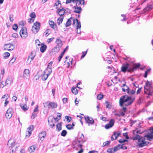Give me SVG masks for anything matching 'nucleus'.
<instances>
[{
  "mask_svg": "<svg viewBox=\"0 0 153 153\" xmlns=\"http://www.w3.org/2000/svg\"><path fill=\"white\" fill-rule=\"evenodd\" d=\"M114 121L113 119H111L110 120L109 123L106 124L105 126V128L106 129H108L112 127L114 125Z\"/></svg>",
  "mask_w": 153,
  "mask_h": 153,
  "instance_id": "18",
  "label": "nucleus"
},
{
  "mask_svg": "<svg viewBox=\"0 0 153 153\" xmlns=\"http://www.w3.org/2000/svg\"><path fill=\"white\" fill-rule=\"evenodd\" d=\"M87 51V50L85 52H82V54L81 57V59H82L83 58H84L85 57V56L86 54Z\"/></svg>",
  "mask_w": 153,
  "mask_h": 153,
  "instance_id": "56",
  "label": "nucleus"
},
{
  "mask_svg": "<svg viewBox=\"0 0 153 153\" xmlns=\"http://www.w3.org/2000/svg\"><path fill=\"white\" fill-rule=\"evenodd\" d=\"M76 3V6L74 7V12L77 13H80L82 10L81 7H78L77 6L80 4L83 5L84 4V0H66V4L70 3L71 2Z\"/></svg>",
  "mask_w": 153,
  "mask_h": 153,
  "instance_id": "3",
  "label": "nucleus"
},
{
  "mask_svg": "<svg viewBox=\"0 0 153 153\" xmlns=\"http://www.w3.org/2000/svg\"><path fill=\"white\" fill-rule=\"evenodd\" d=\"M13 80V78L11 76L8 77L6 79L5 82H2L1 83L0 87L1 88H3L4 86L8 85H10Z\"/></svg>",
  "mask_w": 153,
  "mask_h": 153,
  "instance_id": "8",
  "label": "nucleus"
},
{
  "mask_svg": "<svg viewBox=\"0 0 153 153\" xmlns=\"http://www.w3.org/2000/svg\"><path fill=\"white\" fill-rule=\"evenodd\" d=\"M129 89V88L125 84H124L123 85L122 87V90L123 92H126L127 93H128Z\"/></svg>",
  "mask_w": 153,
  "mask_h": 153,
  "instance_id": "22",
  "label": "nucleus"
},
{
  "mask_svg": "<svg viewBox=\"0 0 153 153\" xmlns=\"http://www.w3.org/2000/svg\"><path fill=\"white\" fill-rule=\"evenodd\" d=\"M68 99L67 98H64L62 100L63 102L64 103H66L67 102Z\"/></svg>",
  "mask_w": 153,
  "mask_h": 153,
  "instance_id": "63",
  "label": "nucleus"
},
{
  "mask_svg": "<svg viewBox=\"0 0 153 153\" xmlns=\"http://www.w3.org/2000/svg\"><path fill=\"white\" fill-rule=\"evenodd\" d=\"M37 114L36 113H33L31 117V118L32 119H33L35 118L36 117V116Z\"/></svg>",
  "mask_w": 153,
  "mask_h": 153,
  "instance_id": "57",
  "label": "nucleus"
},
{
  "mask_svg": "<svg viewBox=\"0 0 153 153\" xmlns=\"http://www.w3.org/2000/svg\"><path fill=\"white\" fill-rule=\"evenodd\" d=\"M45 108H48V109L56 108L57 106V103L47 101L43 103Z\"/></svg>",
  "mask_w": 153,
  "mask_h": 153,
  "instance_id": "5",
  "label": "nucleus"
},
{
  "mask_svg": "<svg viewBox=\"0 0 153 153\" xmlns=\"http://www.w3.org/2000/svg\"><path fill=\"white\" fill-rule=\"evenodd\" d=\"M111 142L110 141H107L106 142L104 143H103V146H106L108 145Z\"/></svg>",
  "mask_w": 153,
  "mask_h": 153,
  "instance_id": "45",
  "label": "nucleus"
},
{
  "mask_svg": "<svg viewBox=\"0 0 153 153\" xmlns=\"http://www.w3.org/2000/svg\"><path fill=\"white\" fill-rule=\"evenodd\" d=\"M25 24V22L24 21H20L19 23V25L24 26Z\"/></svg>",
  "mask_w": 153,
  "mask_h": 153,
  "instance_id": "42",
  "label": "nucleus"
},
{
  "mask_svg": "<svg viewBox=\"0 0 153 153\" xmlns=\"http://www.w3.org/2000/svg\"><path fill=\"white\" fill-rule=\"evenodd\" d=\"M65 119L67 120L66 121L68 122H69L71 120V117L67 116L65 117Z\"/></svg>",
  "mask_w": 153,
  "mask_h": 153,
  "instance_id": "47",
  "label": "nucleus"
},
{
  "mask_svg": "<svg viewBox=\"0 0 153 153\" xmlns=\"http://www.w3.org/2000/svg\"><path fill=\"white\" fill-rule=\"evenodd\" d=\"M120 135V133H118L117 132H115L114 134L112 135L111 137V140L113 141L114 140L117 139L118 137Z\"/></svg>",
  "mask_w": 153,
  "mask_h": 153,
  "instance_id": "20",
  "label": "nucleus"
},
{
  "mask_svg": "<svg viewBox=\"0 0 153 153\" xmlns=\"http://www.w3.org/2000/svg\"><path fill=\"white\" fill-rule=\"evenodd\" d=\"M46 134V132L45 131H42L39 134V138L42 141L44 139Z\"/></svg>",
  "mask_w": 153,
  "mask_h": 153,
  "instance_id": "19",
  "label": "nucleus"
},
{
  "mask_svg": "<svg viewBox=\"0 0 153 153\" xmlns=\"http://www.w3.org/2000/svg\"><path fill=\"white\" fill-rule=\"evenodd\" d=\"M143 132V131H141L140 129L137 128L133 131L134 135L132 137V138L134 140L138 139L137 144L139 147H141L147 145L149 143L148 142L145 141V137H141L140 136L138 135V134H142Z\"/></svg>",
  "mask_w": 153,
  "mask_h": 153,
  "instance_id": "1",
  "label": "nucleus"
},
{
  "mask_svg": "<svg viewBox=\"0 0 153 153\" xmlns=\"http://www.w3.org/2000/svg\"><path fill=\"white\" fill-rule=\"evenodd\" d=\"M9 97V95L7 94H6L2 96V97L1 98V100L2 101H4V100H5L7 99H8V98Z\"/></svg>",
  "mask_w": 153,
  "mask_h": 153,
  "instance_id": "35",
  "label": "nucleus"
},
{
  "mask_svg": "<svg viewBox=\"0 0 153 153\" xmlns=\"http://www.w3.org/2000/svg\"><path fill=\"white\" fill-rule=\"evenodd\" d=\"M149 71V70L148 69L147 70L146 72L144 74V77L145 78H146L147 77V76L148 75V72Z\"/></svg>",
  "mask_w": 153,
  "mask_h": 153,
  "instance_id": "62",
  "label": "nucleus"
},
{
  "mask_svg": "<svg viewBox=\"0 0 153 153\" xmlns=\"http://www.w3.org/2000/svg\"><path fill=\"white\" fill-rule=\"evenodd\" d=\"M63 19V16H60L59 17L57 20V23L58 25H59L62 23Z\"/></svg>",
  "mask_w": 153,
  "mask_h": 153,
  "instance_id": "33",
  "label": "nucleus"
},
{
  "mask_svg": "<svg viewBox=\"0 0 153 153\" xmlns=\"http://www.w3.org/2000/svg\"><path fill=\"white\" fill-rule=\"evenodd\" d=\"M9 19L10 21L11 22H13V16L12 15H10L9 16Z\"/></svg>",
  "mask_w": 153,
  "mask_h": 153,
  "instance_id": "61",
  "label": "nucleus"
},
{
  "mask_svg": "<svg viewBox=\"0 0 153 153\" xmlns=\"http://www.w3.org/2000/svg\"><path fill=\"white\" fill-rule=\"evenodd\" d=\"M151 133L145 136V137H146L147 140H151V139L153 138V128L150 129Z\"/></svg>",
  "mask_w": 153,
  "mask_h": 153,
  "instance_id": "17",
  "label": "nucleus"
},
{
  "mask_svg": "<svg viewBox=\"0 0 153 153\" xmlns=\"http://www.w3.org/2000/svg\"><path fill=\"white\" fill-rule=\"evenodd\" d=\"M153 7V6L151 4H148L147 6L144 9V12H146L147 11L151 9Z\"/></svg>",
  "mask_w": 153,
  "mask_h": 153,
  "instance_id": "25",
  "label": "nucleus"
},
{
  "mask_svg": "<svg viewBox=\"0 0 153 153\" xmlns=\"http://www.w3.org/2000/svg\"><path fill=\"white\" fill-rule=\"evenodd\" d=\"M30 75V71L29 70L26 69L23 71V77L24 79H27Z\"/></svg>",
  "mask_w": 153,
  "mask_h": 153,
  "instance_id": "16",
  "label": "nucleus"
},
{
  "mask_svg": "<svg viewBox=\"0 0 153 153\" xmlns=\"http://www.w3.org/2000/svg\"><path fill=\"white\" fill-rule=\"evenodd\" d=\"M71 91L72 93L76 95L78 94V91L76 88H72Z\"/></svg>",
  "mask_w": 153,
  "mask_h": 153,
  "instance_id": "38",
  "label": "nucleus"
},
{
  "mask_svg": "<svg viewBox=\"0 0 153 153\" xmlns=\"http://www.w3.org/2000/svg\"><path fill=\"white\" fill-rule=\"evenodd\" d=\"M20 34L23 39H25L27 37V33L26 28L24 27H22L20 31Z\"/></svg>",
  "mask_w": 153,
  "mask_h": 153,
  "instance_id": "10",
  "label": "nucleus"
},
{
  "mask_svg": "<svg viewBox=\"0 0 153 153\" xmlns=\"http://www.w3.org/2000/svg\"><path fill=\"white\" fill-rule=\"evenodd\" d=\"M20 106L21 108L24 111H25L28 109V108L27 107V105L26 104L24 105L21 104L20 105Z\"/></svg>",
  "mask_w": 153,
  "mask_h": 153,
  "instance_id": "32",
  "label": "nucleus"
},
{
  "mask_svg": "<svg viewBox=\"0 0 153 153\" xmlns=\"http://www.w3.org/2000/svg\"><path fill=\"white\" fill-rule=\"evenodd\" d=\"M15 146H16V148L19 146V145L15 143V141L14 139H10L8 140L7 144V146L8 147L13 148Z\"/></svg>",
  "mask_w": 153,
  "mask_h": 153,
  "instance_id": "13",
  "label": "nucleus"
},
{
  "mask_svg": "<svg viewBox=\"0 0 153 153\" xmlns=\"http://www.w3.org/2000/svg\"><path fill=\"white\" fill-rule=\"evenodd\" d=\"M16 58H13L10 60V63H11L12 64H13L15 61Z\"/></svg>",
  "mask_w": 153,
  "mask_h": 153,
  "instance_id": "60",
  "label": "nucleus"
},
{
  "mask_svg": "<svg viewBox=\"0 0 153 153\" xmlns=\"http://www.w3.org/2000/svg\"><path fill=\"white\" fill-rule=\"evenodd\" d=\"M134 99V98H132L131 97L126 95H124L120 99V105L121 106L123 105H129L132 103Z\"/></svg>",
  "mask_w": 153,
  "mask_h": 153,
  "instance_id": "2",
  "label": "nucleus"
},
{
  "mask_svg": "<svg viewBox=\"0 0 153 153\" xmlns=\"http://www.w3.org/2000/svg\"><path fill=\"white\" fill-rule=\"evenodd\" d=\"M41 45V47L40 48V51L41 52L43 53L45 52L46 50L47 46L42 44Z\"/></svg>",
  "mask_w": 153,
  "mask_h": 153,
  "instance_id": "29",
  "label": "nucleus"
},
{
  "mask_svg": "<svg viewBox=\"0 0 153 153\" xmlns=\"http://www.w3.org/2000/svg\"><path fill=\"white\" fill-rule=\"evenodd\" d=\"M119 142L122 145H124V143L125 142H127V140L125 139H121L119 140Z\"/></svg>",
  "mask_w": 153,
  "mask_h": 153,
  "instance_id": "40",
  "label": "nucleus"
},
{
  "mask_svg": "<svg viewBox=\"0 0 153 153\" xmlns=\"http://www.w3.org/2000/svg\"><path fill=\"white\" fill-rule=\"evenodd\" d=\"M129 67V64H126L121 67V71L123 72H125L126 71Z\"/></svg>",
  "mask_w": 153,
  "mask_h": 153,
  "instance_id": "26",
  "label": "nucleus"
},
{
  "mask_svg": "<svg viewBox=\"0 0 153 153\" xmlns=\"http://www.w3.org/2000/svg\"><path fill=\"white\" fill-rule=\"evenodd\" d=\"M72 59H71V60L69 61V62H67L66 60L65 61V64L67 65V67L68 68H69V66L70 65V64H72Z\"/></svg>",
  "mask_w": 153,
  "mask_h": 153,
  "instance_id": "37",
  "label": "nucleus"
},
{
  "mask_svg": "<svg viewBox=\"0 0 153 153\" xmlns=\"http://www.w3.org/2000/svg\"><path fill=\"white\" fill-rule=\"evenodd\" d=\"M14 45L11 44H7L4 45V48L5 50H12L14 48Z\"/></svg>",
  "mask_w": 153,
  "mask_h": 153,
  "instance_id": "14",
  "label": "nucleus"
},
{
  "mask_svg": "<svg viewBox=\"0 0 153 153\" xmlns=\"http://www.w3.org/2000/svg\"><path fill=\"white\" fill-rule=\"evenodd\" d=\"M49 24L51 27L52 28H53L54 26V22L52 21H50L49 22Z\"/></svg>",
  "mask_w": 153,
  "mask_h": 153,
  "instance_id": "49",
  "label": "nucleus"
},
{
  "mask_svg": "<svg viewBox=\"0 0 153 153\" xmlns=\"http://www.w3.org/2000/svg\"><path fill=\"white\" fill-rule=\"evenodd\" d=\"M135 93V91L134 90H129V92L128 93H127L128 94H133Z\"/></svg>",
  "mask_w": 153,
  "mask_h": 153,
  "instance_id": "48",
  "label": "nucleus"
},
{
  "mask_svg": "<svg viewBox=\"0 0 153 153\" xmlns=\"http://www.w3.org/2000/svg\"><path fill=\"white\" fill-rule=\"evenodd\" d=\"M60 48L56 46L54 48L52 49V51L53 52H54L55 53H57L59 51Z\"/></svg>",
  "mask_w": 153,
  "mask_h": 153,
  "instance_id": "34",
  "label": "nucleus"
},
{
  "mask_svg": "<svg viewBox=\"0 0 153 153\" xmlns=\"http://www.w3.org/2000/svg\"><path fill=\"white\" fill-rule=\"evenodd\" d=\"M34 127L33 125H30L27 128V133L26 134V136L29 137L31 134L32 131L33 130Z\"/></svg>",
  "mask_w": 153,
  "mask_h": 153,
  "instance_id": "15",
  "label": "nucleus"
},
{
  "mask_svg": "<svg viewBox=\"0 0 153 153\" xmlns=\"http://www.w3.org/2000/svg\"><path fill=\"white\" fill-rule=\"evenodd\" d=\"M13 113V109L11 108H9L7 110L5 114V117L6 119H10Z\"/></svg>",
  "mask_w": 153,
  "mask_h": 153,
  "instance_id": "12",
  "label": "nucleus"
},
{
  "mask_svg": "<svg viewBox=\"0 0 153 153\" xmlns=\"http://www.w3.org/2000/svg\"><path fill=\"white\" fill-rule=\"evenodd\" d=\"M105 103L106 104V107L107 108H111V105L110 103L107 101Z\"/></svg>",
  "mask_w": 153,
  "mask_h": 153,
  "instance_id": "50",
  "label": "nucleus"
},
{
  "mask_svg": "<svg viewBox=\"0 0 153 153\" xmlns=\"http://www.w3.org/2000/svg\"><path fill=\"white\" fill-rule=\"evenodd\" d=\"M40 23L38 22H36L32 27V30L34 34L36 33L39 31L40 28Z\"/></svg>",
  "mask_w": 153,
  "mask_h": 153,
  "instance_id": "7",
  "label": "nucleus"
},
{
  "mask_svg": "<svg viewBox=\"0 0 153 153\" xmlns=\"http://www.w3.org/2000/svg\"><path fill=\"white\" fill-rule=\"evenodd\" d=\"M58 14L60 16H62L65 13V9L63 8L61 9H59L58 10Z\"/></svg>",
  "mask_w": 153,
  "mask_h": 153,
  "instance_id": "30",
  "label": "nucleus"
},
{
  "mask_svg": "<svg viewBox=\"0 0 153 153\" xmlns=\"http://www.w3.org/2000/svg\"><path fill=\"white\" fill-rule=\"evenodd\" d=\"M126 108L123 107L119 112V114L121 116H123L125 114V113L126 112Z\"/></svg>",
  "mask_w": 153,
  "mask_h": 153,
  "instance_id": "24",
  "label": "nucleus"
},
{
  "mask_svg": "<svg viewBox=\"0 0 153 153\" xmlns=\"http://www.w3.org/2000/svg\"><path fill=\"white\" fill-rule=\"evenodd\" d=\"M144 92L148 95L153 94V88L152 87L150 83L147 81L144 86Z\"/></svg>",
  "mask_w": 153,
  "mask_h": 153,
  "instance_id": "4",
  "label": "nucleus"
},
{
  "mask_svg": "<svg viewBox=\"0 0 153 153\" xmlns=\"http://www.w3.org/2000/svg\"><path fill=\"white\" fill-rule=\"evenodd\" d=\"M10 54L8 52H6L4 53V57H9L10 56Z\"/></svg>",
  "mask_w": 153,
  "mask_h": 153,
  "instance_id": "58",
  "label": "nucleus"
},
{
  "mask_svg": "<svg viewBox=\"0 0 153 153\" xmlns=\"http://www.w3.org/2000/svg\"><path fill=\"white\" fill-rule=\"evenodd\" d=\"M140 65L139 64H137L134 67H133L132 68L129 69L128 70V71H134V70H136L138 68L140 67Z\"/></svg>",
  "mask_w": 153,
  "mask_h": 153,
  "instance_id": "36",
  "label": "nucleus"
},
{
  "mask_svg": "<svg viewBox=\"0 0 153 153\" xmlns=\"http://www.w3.org/2000/svg\"><path fill=\"white\" fill-rule=\"evenodd\" d=\"M103 97V95L101 94H98L97 97V99L99 100H100Z\"/></svg>",
  "mask_w": 153,
  "mask_h": 153,
  "instance_id": "46",
  "label": "nucleus"
},
{
  "mask_svg": "<svg viewBox=\"0 0 153 153\" xmlns=\"http://www.w3.org/2000/svg\"><path fill=\"white\" fill-rule=\"evenodd\" d=\"M73 24L76 26L77 28L76 30V33L77 34L80 33L81 32L80 28L81 27L80 22H78L77 19H75L73 20Z\"/></svg>",
  "mask_w": 153,
  "mask_h": 153,
  "instance_id": "9",
  "label": "nucleus"
},
{
  "mask_svg": "<svg viewBox=\"0 0 153 153\" xmlns=\"http://www.w3.org/2000/svg\"><path fill=\"white\" fill-rule=\"evenodd\" d=\"M79 142L78 143H76L74 146V147L76 149L78 150L79 149H81L82 147V145L81 144H79Z\"/></svg>",
  "mask_w": 153,
  "mask_h": 153,
  "instance_id": "28",
  "label": "nucleus"
},
{
  "mask_svg": "<svg viewBox=\"0 0 153 153\" xmlns=\"http://www.w3.org/2000/svg\"><path fill=\"white\" fill-rule=\"evenodd\" d=\"M56 129L58 131H60L61 129V125L60 124H58L56 126Z\"/></svg>",
  "mask_w": 153,
  "mask_h": 153,
  "instance_id": "41",
  "label": "nucleus"
},
{
  "mask_svg": "<svg viewBox=\"0 0 153 153\" xmlns=\"http://www.w3.org/2000/svg\"><path fill=\"white\" fill-rule=\"evenodd\" d=\"M85 120L86 122L89 123L93 124L94 123V121L93 118L91 117H85Z\"/></svg>",
  "mask_w": 153,
  "mask_h": 153,
  "instance_id": "21",
  "label": "nucleus"
},
{
  "mask_svg": "<svg viewBox=\"0 0 153 153\" xmlns=\"http://www.w3.org/2000/svg\"><path fill=\"white\" fill-rule=\"evenodd\" d=\"M56 46L61 48L62 45V41L59 39H57L56 41Z\"/></svg>",
  "mask_w": 153,
  "mask_h": 153,
  "instance_id": "23",
  "label": "nucleus"
},
{
  "mask_svg": "<svg viewBox=\"0 0 153 153\" xmlns=\"http://www.w3.org/2000/svg\"><path fill=\"white\" fill-rule=\"evenodd\" d=\"M121 148H123V146L121 145H118L114 148L108 149L107 152L108 153H113L116 152Z\"/></svg>",
  "mask_w": 153,
  "mask_h": 153,
  "instance_id": "11",
  "label": "nucleus"
},
{
  "mask_svg": "<svg viewBox=\"0 0 153 153\" xmlns=\"http://www.w3.org/2000/svg\"><path fill=\"white\" fill-rule=\"evenodd\" d=\"M18 27V25L17 24H14L13 25V29L15 30H16Z\"/></svg>",
  "mask_w": 153,
  "mask_h": 153,
  "instance_id": "51",
  "label": "nucleus"
},
{
  "mask_svg": "<svg viewBox=\"0 0 153 153\" xmlns=\"http://www.w3.org/2000/svg\"><path fill=\"white\" fill-rule=\"evenodd\" d=\"M66 128L68 129H71L73 128V126L69 124V125H66Z\"/></svg>",
  "mask_w": 153,
  "mask_h": 153,
  "instance_id": "53",
  "label": "nucleus"
},
{
  "mask_svg": "<svg viewBox=\"0 0 153 153\" xmlns=\"http://www.w3.org/2000/svg\"><path fill=\"white\" fill-rule=\"evenodd\" d=\"M65 52V50H64L59 55L58 58V61L59 62H60Z\"/></svg>",
  "mask_w": 153,
  "mask_h": 153,
  "instance_id": "39",
  "label": "nucleus"
},
{
  "mask_svg": "<svg viewBox=\"0 0 153 153\" xmlns=\"http://www.w3.org/2000/svg\"><path fill=\"white\" fill-rule=\"evenodd\" d=\"M67 132L66 130H63L62 131L61 135L62 136H65L67 134Z\"/></svg>",
  "mask_w": 153,
  "mask_h": 153,
  "instance_id": "43",
  "label": "nucleus"
},
{
  "mask_svg": "<svg viewBox=\"0 0 153 153\" xmlns=\"http://www.w3.org/2000/svg\"><path fill=\"white\" fill-rule=\"evenodd\" d=\"M38 105H37L34 109L33 113H35L36 112H38Z\"/></svg>",
  "mask_w": 153,
  "mask_h": 153,
  "instance_id": "59",
  "label": "nucleus"
},
{
  "mask_svg": "<svg viewBox=\"0 0 153 153\" xmlns=\"http://www.w3.org/2000/svg\"><path fill=\"white\" fill-rule=\"evenodd\" d=\"M52 72V70L50 68H46L44 72V73L42 76V79L43 80H45L48 78V76Z\"/></svg>",
  "mask_w": 153,
  "mask_h": 153,
  "instance_id": "6",
  "label": "nucleus"
},
{
  "mask_svg": "<svg viewBox=\"0 0 153 153\" xmlns=\"http://www.w3.org/2000/svg\"><path fill=\"white\" fill-rule=\"evenodd\" d=\"M36 148V146L34 145L31 146L29 149V151L30 152H34V150H35Z\"/></svg>",
  "mask_w": 153,
  "mask_h": 153,
  "instance_id": "31",
  "label": "nucleus"
},
{
  "mask_svg": "<svg viewBox=\"0 0 153 153\" xmlns=\"http://www.w3.org/2000/svg\"><path fill=\"white\" fill-rule=\"evenodd\" d=\"M52 64H53V62L52 61L50 62L48 64V67L47 68H50V69H51L52 70V68L51 67L52 66Z\"/></svg>",
  "mask_w": 153,
  "mask_h": 153,
  "instance_id": "44",
  "label": "nucleus"
},
{
  "mask_svg": "<svg viewBox=\"0 0 153 153\" xmlns=\"http://www.w3.org/2000/svg\"><path fill=\"white\" fill-rule=\"evenodd\" d=\"M5 102L4 103V107H6L9 103V100H8V99L5 100Z\"/></svg>",
  "mask_w": 153,
  "mask_h": 153,
  "instance_id": "54",
  "label": "nucleus"
},
{
  "mask_svg": "<svg viewBox=\"0 0 153 153\" xmlns=\"http://www.w3.org/2000/svg\"><path fill=\"white\" fill-rule=\"evenodd\" d=\"M54 39V37L50 38L48 39L47 40V42L49 43L51 42Z\"/></svg>",
  "mask_w": 153,
  "mask_h": 153,
  "instance_id": "55",
  "label": "nucleus"
},
{
  "mask_svg": "<svg viewBox=\"0 0 153 153\" xmlns=\"http://www.w3.org/2000/svg\"><path fill=\"white\" fill-rule=\"evenodd\" d=\"M17 99V98L15 96H13L12 98V100H13L14 101L16 102V100Z\"/></svg>",
  "mask_w": 153,
  "mask_h": 153,
  "instance_id": "64",
  "label": "nucleus"
},
{
  "mask_svg": "<svg viewBox=\"0 0 153 153\" xmlns=\"http://www.w3.org/2000/svg\"><path fill=\"white\" fill-rule=\"evenodd\" d=\"M30 16L32 18H35L36 17V15L34 12H32L30 15Z\"/></svg>",
  "mask_w": 153,
  "mask_h": 153,
  "instance_id": "52",
  "label": "nucleus"
},
{
  "mask_svg": "<svg viewBox=\"0 0 153 153\" xmlns=\"http://www.w3.org/2000/svg\"><path fill=\"white\" fill-rule=\"evenodd\" d=\"M75 19H74L72 18H71L69 19H68L67 21V22L65 26L66 27H68L70 26L71 23V21H73Z\"/></svg>",
  "mask_w": 153,
  "mask_h": 153,
  "instance_id": "27",
  "label": "nucleus"
}]
</instances>
